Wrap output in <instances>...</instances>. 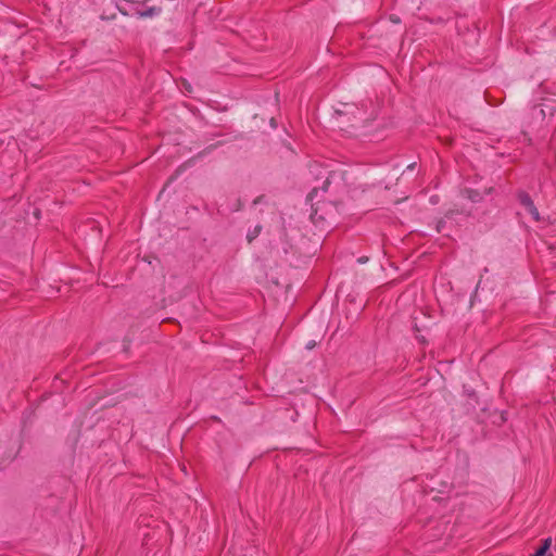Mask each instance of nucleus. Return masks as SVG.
<instances>
[{"label": "nucleus", "instance_id": "f257e3e1", "mask_svg": "<svg viewBox=\"0 0 556 556\" xmlns=\"http://www.w3.org/2000/svg\"><path fill=\"white\" fill-rule=\"evenodd\" d=\"M336 114L339 116L351 115L355 119H365V113L353 103L341 104V108L336 109Z\"/></svg>", "mask_w": 556, "mask_h": 556}, {"label": "nucleus", "instance_id": "f03ea898", "mask_svg": "<svg viewBox=\"0 0 556 556\" xmlns=\"http://www.w3.org/2000/svg\"><path fill=\"white\" fill-rule=\"evenodd\" d=\"M520 203L525 206V208L529 212V214L532 216L534 220L540 219V214L538 208L535 207L533 201L527 193H520L519 194Z\"/></svg>", "mask_w": 556, "mask_h": 556}, {"label": "nucleus", "instance_id": "7ed1b4c3", "mask_svg": "<svg viewBox=\"0 0 556 556\" xmlns=\"http://www.w3.org/2000/svg\"><path fill=\"white\" fill-rule=\"evenodd\" d=\"M162 12V9L159 7H151L144 11L136 12V15L140 18L154 17Z\"/></svg>", "mask_w": 556, "mask_h": 556}, {"label": "nucleus", "instance_id": "20e7f679", "mask_svg": "<svg viewBox=\"0 0 556 556\" xmlns=\"http://www.w3.org/2000/svg\"><path fill=\"white\" fill-rule=\"evenodd\" d=\"M552 546V538H546L543 544L531 556H546L547 551Z\"/></svg>", "mask_w": 556, "mask_h": 556}, {"label": "nucleus", "instance_id": "39448f33", "mask_svg": "<svg viewBox=\"0 0 556 556\" xmlns=\"http://www.w3.org/2000/svg\"><path fill=\"white\" fill-rule=\"evenodd\" d=\"M315 345H316V342H315V341H309V342H307V344H306V349L312 350Z\"/></svg>", "mask_w": 556, "mask_h": 556}, {"label": "nucleus", "instance_id": "423d86ee", "mask_svg": "<svg viewBox=\"0 0 556 556\" xmlns=\"http://www.w3.org/2000/svg\"><path fill=\"white\" fill-rule=\"evenodd\" d=\"M316 193V189H313V191L308 194V198L312 200Z\"/></svg>", "mask_w": 556, "mask_h": 556}]
</instances>
